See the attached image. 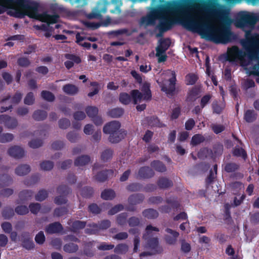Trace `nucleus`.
<instances>
[{"instance_id":"1","label":"nucleus","mask_w":259,"mask_h":259,"mask_svg":"<svg viewBox=\"0 0 259 259\" xmlns=\"http://www.w3.org/2000/svg\"><path fill=\"white\" fill-rule=\"evenodd\" d=\"M213 13L219 15L226 25L221 23L217 26L209 21L196 19L190 12L183 17H177L176 11L170 6L152 11L148 16L142 18L141 23L145 26L154 25L156 20H158L157 28L160 31H166L171 29L176 21L179 19L187 29L197 32L203 38L216 44H226L236 39L237 35L231 30L232 20L229 17L216 9L213 10Z\"/></svg>"},{"instance_id":"2","label":"nucleus","mask_w":259,"mask_h":259,"mask_svg":"<svg viewBox=\"0 0 259 259\" xmlns=\"http://www.w3.org/2000/svg\"><path fill=\"white\" fill-rule=\"evenodd\" d=\"M246 53L236 46L229 48L225 55L226 60L244 67L250 74L259 76V36L249 37L240 41ZM256 81L259 83V76Z\"/></svg>"},{"instance_id":"3","label":"nucleus","mask_w":259,"mask_h":259,"mask_svg":"<svg viewBox=\"0 0 259 259\" xmlns=\"http://www.w3.org/2000/svg\"><path fill=\"white\" fill-rule=\"evenodd\" d=\"M8 9L10 10L7 14L17 18H23L25 15H27L40 21H47L49 19H52V22H55L57 19L56 16L51 17L46 13L40 15L39 6L37 4L25 2L23 0H14L13 6Z\"/></svg>"},{"instance_id":"4","label":"nucleus","mask_w":259,"mask_h":259,"mask_svg":"<svg viewBox=\"0 0 259 259\" xmlns=\"http://www.w3.org/2000/svg\"><path fill=\"white\" fill-rule=\"evenodd\" d=\"M259 21V13L250 14L248 13H242L239 18L235 21V25L242 29L245 32V38L248 34L249 37L259 36V34H251V31L254 28L256 23Z\"/></svg>"},{"instance_id":"5","label":"nucleus","mask_w":259,"mask_h":259,"mask_svg":"<svg viewBox=\"0 0 259 259\" xmlns=\"http://www.w3.org/2000/svg\"><path fill=\"white\" fill-rule=\"evenodd\" d=\"M153 231L158 232L159 229L151 225L147 226L145 229V233L143 235V238L146 241L145 247L146 248L158 251L157 249L158 245V240L157 237L153 236Z\"/></svg>"},{"instance_id":"6","label":"nucleus","mask_w":259,"mask_h":259,"mask_svg":"<svg viewBox=\"0 0 259 259\" xmlns=\"http://www.w3.org/2000/svg\"><path fill=\"white\" fill-rule=\"evenodd\" d=\"M170 40L169 38L160 39L156 48V56L158 58L159 63L165 62L167 59L166 51L170 46Z\"/></svg>"},{"instance_id":"7","label":"nucleus","mask_w":259,"mask_h":259,"mask_svg":"<svg viewBox=\"0 0 259 259\" xmlns=\"http://www.w3.org/2000/svg\"><path fill=\"white\" fill-rule=\"evenodd\" d=\"M166 73L171 77L167 80L163 82L161 85V90L166 94L172 95L175 92V84L176 81V73L173 71L168 70Z\"/></svg>"},{"instance_id":"8","label":"nucleus","mask_w":259,"mask_h":259,"mask_svg":"<svg viewBox=\"0 0 259 259\" xmlns=\"http://www.w3.org/2000/svg\"><path fill=\"white\" fill-rule=\"evenodd\" d=\"M107 2L106 1L101 0L99 1L96 7L89 14L88 17L90 19H101L102 14L106 13L107 11Z\"/></svg>"},{"instance_id":"9","label":"nucleus","mask_w":259,"mask_h":259,"mask_svg":"<svg viewBox=\"0 0 259 259\" xmlns=\"http://www.w3.org/2000/svg\"><path fill=\"white\" fill-rule=\"evenodd\" d=\"M50 9L51 11H52L54 14L53 15H51L49 14L47 12H43L42 13H39L40 15H42L43 14H47L48 16H49L51 17H53L54 16H56L57 17L56 20H55V22H52V19H49L48 21H41L42 22H46L48 24H52V23H56L58 22L59 20V16L58 15V14L62 13L64 12H66L67 10L62 5H59L58 4H52L50 6Z\"/></svg>"},{"instance_id":"10","label":"nucleus","mask_w":259,"mask_h":259,"mask_svg":"<svg viewBox=\"0 0 259 259\" xmlns=\"http://www.w3.org/2000/svg\"><path fill=\"white\" fill-rule=\"evenodd\" d=\"M7 153L10 156L16 159H21L25 155L24 148L17 145L11 146L8 149Z\"/></svg>"},{"instance_id":"11","label":"nucleus","mask_w":259,"mask_h":259,"mask_svg":"<svg viewBox=\"0 0 259 259\" xmlns=\"http://www.w3.org/2000/svg\"><path fill=\"white\" fill-rule=\"evenodd\" d=\"M57 192L58 194L62 195L56 197L55 198V203L57 204L65 203L66 202V200L64 197V195L68 194L70 192V190L65 185H61L58 188Z\"/></svg>"},{"instance_id":"12","label":"nucleus","mask_w":259,"mask_h":259,"mask_svg":"<svg viewBox=\"0 0 259 259\" xmlns=\"http://www.w3.org/2000/svg\"><path fill=\"white\" fill-rule=\"evenodd\" d=\"M131 95L134 104H137L138 103H140L142 101H148L150 100L148 94H147L146 95H144L137 90L132 91Z\"/></svg>"},{"instance_id":"13","label":"nucleus","mask_w":259,"mask_h":259,"mask_svg":"<svg viewBox=\"0 0 259 259\" xmlns=\"http://www.w3.org/2000/svg\"><path fill=\"white\" fill-rule=\"evenodd\" d=\"M165 231L167 233L165 236V240L166 243L170 245L175 244L177 242L179 233L169 228L166 229Z\"/></svg>"},{"instance_id":"14","label":"nucleus","mask_w":259,"mask_h":259,"mask_svg":"<svg viewBox=\"0 0 259 259\" xmlns=\"http://www.w3.org/2000/svg\"><path fill=\"white\" fill-rule=\"evenodd\" d=\"M120 124L118 121H113L104 125L103 132L105 134L111 135L119 130Z\"/></svg>"},{"instance_id":"15","label":"nucleus","mask_w":259,"mask_h":259,"mask_svg":"<svg viewBox=\"0 0 259 259\" xmlns=\"http://www.w3.org/2000/svg\"><path fill=\"white\" fill-rule=\"evenodd\" d=\"M91 162V157L87 155H82L76 157L74 162V165L77 167L84 166Z\"/></svg>"},{"instance_id":"16","label":"nucleus","mask_w":259,"mask_h":259,"mask_svg":"<svg viewBox=\"0 0 259 259\" xmlns=\"http://www.w3.org/2000/svg\"><path fill=\"white\" fill-rule=\"evenodd\" d=\"M63 229L60 223L55 222L48 225L45 229L46 232L48 234H55L61 232Z\"/></svg>"},{"instance_id":"17","label":"nucleus","mask_w":259,"mask_h":259,"mask_svg":"<svg viewBox=\"0 0 259 259\" xmlns=\"http://www.w3.org/2000/svg\"><path fill=\"white\" fill-rule=\"evenodd\" d=\"M30 166L28 164H21L17 166L15 169V174L18 176H24L30 172Z\"/></svg>"},{"instance_id":"18","label":"nucleus","mask_w":259,"mask_h":259,"mask_svg":"<svg viewBox=\"0 0 259 259\" xmlns=\"http://www.w3.org/2000/svg\"><path fill=\"white\" fill-rule=\"evenodd\" d=\"M21 240L23 242V246L27 249H31L34 248V244L30 238L28 233H24L21 235Z\"/></svg>"},{"instance_id":"19","label":"nucleus","mask_w":259,"mask_h":259,"mask_svg":"<svg viewBox=\"0 0 259 259\" xmlns=\"http://www.w3.org/2000/svg\"><path fill=\"white\" fill-rule=\"evenodd\" d=\"M154 172L149 167H141L138 172L137 177L140 178H149L154 176Z\"/></svg>"},{"instance_id":"20","label":"nucleus","mask_w":259,"mask_h":259,"mask_svg":"<svg viewBox=\"0 0 259 259\" xmlns=\"http://www.w3.org/2000/svg\"><path fill=\"white\" fill-rule=\"evenodd\" d=\"M62 90L65 94L71 96L76 95L79 92V89L77 86L69 83L64 85Z\"/></svg>"},{"instance_id":"21","label":"nucleus","mask_w":259,"mask_h":259,"mask_svg":"<svg viewBox=\"0 0 259 259\" xmlns=\"http://www.w3.org/2000/svg\"><path fill=\"white\" fill-rule=\"evenodd\" d=\"M68 224L70 226L71 231L74 232H77L79 229H83L85 226V222L80 221H75L74 222L69 221Z\"/></svg>"},{"instance_id":"22","label":"nucleus","mask_w":259,"mask_h":259,"mask_svg":"<svg viewBox=\"0 0 259 259\" xmlns=\"http://www.w3.org/2000/svg\"><path fill=\"white\" fill-rule=\"evenodd\" d=\"M13 182V178L8 174L0 175V188L8 186Z\"/></svg>"},{"instance_id":"23","label":"nucleus","mask_w":259,"mask_h":259,"mask_svg":"<svg viewBox=\"0 0 259 259\" xmlns=\"http://www.w3.org/2000/svg\"><path fill=\"white\" fill-rule=\"evenodd\" d=\"M125 135V133L121 132L120 130H118L110 135L109 137V140L110 142L113 143H118L124 138Z\"/></svg>"},{"instance_id":"24","label":"nucleus","mask_w":259,"mask_h":259,"mask_svg":"<svg viewBox=\"0 0 259 259\" xmlns=\"http://www.w3.org/2000/svg\"><path fill=\"white\" fill-rule=\"evenodd\" d=\"M6 118L4 125L7 128L13 130L17 126L18 123L16 118L9 115H7Z\"/></svg>"},{"instance_id":"25","label":"nucleus","mask_w":259,"mask_h":259,"mask_svg":"<svg viewBox=\"0 0 259 259\" xmlns=\"http://www.w3.org/2000/svg\"><path fill=\"white\" fill-rule=\"evenodd\" d=\"M158 186L162 189H167L171 187L173 183L171 180L167 178L161 177L157 182Z\"/></svg>"},{"instance_id":"26","label":"nucleus","mask_w":259,"mask_h":259,"mask_svg":"<svg viewBox=\"0 0 259 259\" xmlns=\"http://www.w3.org/2000/svg\"><path fill=\"white\" fill-rule=\"evenodd\" d=\"M93 172L94 174H96L95 176V179L98 182H104L107 178V172L105 171H101L98 172L96 169V166L95 165L93 168Z\"/></svg>"},{"instance_id":"27","label":"nucleus","mask_w":259,"mask_h":259,"mask_svg":"<svg viewBox=\"0 0 259 259\" xmlns=\"http://www.w3.org/2000/svg\"><path fill=\"white\" fill-rule=\"evenodd\" d=\"M66 139L71 143H75L80 139V135L74 131H70L66 134Z\"/></svg>"},{"instance_id":"28","label":"nucleus","mask_w":259,"mask_h":259,"mask_svg":"<svg viewBox=\"0 0 259 259\" xmlns=\"http://www.w3.org/2000/svg\"><path fill=\"white\" fill-rule=\"evenodd\" d=\"M14 0H0V14L6 11L8 8L13 6Z\"/></svg>"},{"instance_id":"29","label":"nucleus","mask_w":259,"mask_h":259,"mask_svg":"<svg viewBox=\"0 0 259 259\" xmlns=\"http://www.w3.org/2000/svg\"><path fill=\"white\" fill-rule=\"evenodd\" d=\"M144 199V196L140 194L131 195L128 198V202L132 205H136L141 203Z\"/></svg>"},{"instance_id":"30","label":"nucleus","mask_w":259,"mask_h":259,"mask_svg":"<svg viewBox=\"0 0 259 259\" xmlns=\"http://www.w3.org/2000/svg\"><path fill=\"white\" fill-rule=\"evenodd\" d=\"M128 250V246L125 243H120L117 244L114 249L116 253L124 254Z\"/></svg>"},{"instance_id":"31","label":"nucleus","mask_w":259,"mask_h":259,"mask_svg":"<svg viewBox=\"0 0 259 259\" xmlns=\"http://www.w3.org/2000/svg\"><path fill=\"white\" fill-rule=\"evenodd\" d=\"M47 117V113L44 110H37L34 112L32 115L33 118L37 121L43 120Z\"/></svg>"},{"instance_id":"32","label":"nucleus","mask_w":259,"mask_h":259,"mask_svg":"<svg viewBox=\"0 0 259 259\" xmlns=\"http://www.w3.org/2000/svg\"><path fill=\"white\" fill-rule=\"evenodd\" d=\"M151 166L156 170L159 172H164L166 170V168L164 164L159 161H154L151 164Z\"/></svg>"},{"instance_id":"33","label":"nucleus","mask_w":259,"mask_h":259,"mask_svg":"<svg viewBox=\"0 0 259 259\" xmlns=\"http://www.w3.org/2000/svg\"><path fill=\"white\" fill-rule=\"evenodd\" d=\"M124 113V110L121 108H115L108 111V114L113 118H118Z\"/></svg>"},{"instance_id":"34","label":"nucleus","mask_w":259,"mask_h":259,"mask_svg":"<svg viewBox=\"0 0 259 259\" xmlns=\"http://www.w3.org/2000/svg\"><path fill=\"white\" fill-rule=\"evenodd\" d=\"M143 215L148 219H153L158 216V212L153 209H147L143 211Z\"/></svg>"},{"instance_id":"35","label":"nucleus","mask_w":259,"mask_h":259,"mask_svg":"<svg viewBox=\"0 0 259 259\" xmlns=\"http://www.w3.org/2000/svg\"><path fill=\"white\" fill-rule=\"evenodd\" d=\"M40 168L44 171H50L54 167V163L50 160H44L40 162Z\"/></svg>"},{"instance_id":"36","label":"nucleus","mask_w":259,"mask_h":259,"mask_svg":"<svg viewBox=\"0 0 259 259\" xmlns=\"http://www.w3.org/2000/svg\"><path fill=\"white\" fill-rule=\"evenodd\" d=\"M244 119L248 122L254 121L256 118V114L253 110H247L244 114Z\"/></svg>"},{"instance_id":"37","label":"nucleus","mask_w":259,"mask_h":259,"mask_svg":"<svg viewBox=\"0 0 259 259\" xmlns=\"http://www.w3.org/2000/svg\"><path fill=\"white\" fill-rule=\"evenodd\" d=\"M132 98L131 97L130 95L126 93H122L119 95V101L124 105H128L129 104L131 101Z\"/></svg>"},{"instance_id":"38","label":"nucleus","mask_w":259,"mask_h":259,"mask_svg":"<svg viewBox=\"0 0 259 259\" xmlns=\"http://www.w3.org/2000/svg\"><path fill=\"white\" fill-rule=\"evenodd\" d=\"M33 195V193L30 190H25L20 192L19 197L22 201H26L29 199Z\"/></svg>"},{"instance_id":"39","label":"nucleus","mask_w":259,"mask_h":259,"mask_svg":"<svg viewBox=\"0 0 259 259\" xmlns=\"http://www.w3.org/2000/svg\"><path fill=\"white\" fill-rule=\"evenodd\" d=\"M14 138L11 133H4L0 135V143H6L12 141Z\"/></svg>"},{"instance_id":"40","label":"nucleus","mask_w":259,"mask_h":259,"mask_svg":"<svg viewBox=\"0 0 259 259\" xmlns=\"http://www.w3.org/2000/svg\"><path fill=\"white\" fill-rule=\"evenodd\" d=\"M115 196V193L114 191L110 189L104 190L101 194V197L105 200H111Z\"/></svg>"},{"instance_id":"41","label":"nucleus","mask_w":259,"mask_h":259,"mask_svg":"<svg viewBox=\"0 0 259 259\" xmlns=\"http://www.w3.org/2000/svg\"><path fill=\"white\" fill-rule=\"evenodd\" d=\"M89 228H88L85 230L87 233L95 234L100 231L98 224H92L89 225Z\"/></svg>"},{"instance_id":"42","label":"nucleus","mask_w":259,"mask_h":259,"mask_svg":"<svg viewBox=\"0 0 259 259\" xmlns=\"http://www.w3.org/2000/svg\"><path fill=\"white\" fill-rule=\"evenodd\" d=\"M64 250L69 253L76 252L78 249V246L73 243H69L64 246Z\"/></svg>"},{"instance_id":"43","label":"nucleus","mask_w":259,"mask_h":259,"mask_svg":"<svg viewBox=\"0 0 259 259\" xmlns=\"http://www.w3.org/2000/svg\"><path fill=\"white\" fill-rule=\"evenodd\" d=\"M85 111L89 117L93 118L98 113V109L95 106H89L85 109Z\"/></svg>"},{"instance_id":"44","label":"nucleus","mask_w":259,"mask_h":259,"mask_svg":"<svg viewBox=\"0 0 259 259\" xmlns=\"http://www.w3.org/2000/svg\"><path fill=\"white\" fill-rule=\"evenodd\" d=\"M113 156V151L110 149H107L103 151L101 154V158L106 161L112 158Z\"/></svg>"},{"instance_id":"45","label":"nucleus","mask_w":259,"mask_h":259,"mask_svg":"<svg viewBox=\"0 0 259 259\" xmlns=\"http://www.w3.org/2000/svg\"><path fill=\"white\" fill-rule=\"evenodd\" d=\"M41 96L44 100L49 102L53 101L55 99L54 95L51 92L47 91H42Z\"/></svg>"},{"instance_id":"46","label":"nucleus","mask_w":259,"mask_h":259,"mask_svg":"<svg viewBox=\"0 0 259 259\" xmlns=\"http://www.w3.org/2000/svg\"><path fill=\"white\" fill-rule=\"evenodd\" d=\"M205 139L203 136L200 134H196L193 136L191 140V144L195 146L200 144L204 141Z\"/></svg>"},{"instance_id":"47","label":"nucleus","mask_w":259,"mask_h":259,"mask_svg":"<svg viewBox=\"0 0 259 259\" xmlns=\"http://www.w3.org/2000/svg\"><path fill=\"white\" fill-rule=\"evenodd\" d=\"M35 101L34 95L32 92L28 93L24 99V103L26 105H31L33 104Z\"/></svg>"},{"instance_id":"48","label":"nucleus","mask_w":259,"mask_h":259,"mask_svg":"<svg viewBox=\"0 0 259 259\" xmlns=\"http://www.w3.org/2000/svg\"><path fill=\"white\" fill-rule=\"evenodd\" d=\"M15 212L19 215H25L28 213L29 208L26 205H19L15 208Z\"/></svg>"},{"instance_id":"49","label":"nucleus","mask_w":259,"mask_h":259,"mask_svg":"<svg viewBox=\"0 0 259 259\" xmlns=\"http://www.w3.org/2000/svg\"><path fill=\"white\" fill-rule=\"evenodd\" d=\"M29 208L31 213L37 214L39 211H41V206L38 203H31L29 205Z\"/></svg>"},{"instance_id":"50","label":"nucleus","mask_w":259,"mask_h":259,"mask_svg":"<svg viewBox=\"0 0 259 259\" xmlns=\"http://www.w3.org/2000/svg\"><path fill=\"white\" fill-rule=\"evenodd\" d=\"M9 99H10V96H9L1 100V103L2 104H3L6 105H8V106H2L1 107V112L2 113L4 112H5V111H7V110L12 108V104H7V101L8 100H9Z\"/></svg>"},{"instance_id":"51","label":"nucleus","mask_w":259,"mask_h":259,"mask_svg":"<svg viewBox=\"0 0 259 259\" xmlns=\"http://www.w3.org/2000/svg\"><path fill=\"white\" fill-rule=\"evenodd\" d=\"M3 216L6 219H9L13 216L14 212L13 209L11 207H6L3 211Z\"/></svg>"},{"instance_id":"52","label":"nucleus","mask_w":259,"mask_h":259,"mask_svg":"<svg viewBox=\"0 0 259 259\" xmlns=\"http://www.w3.org/2000/svg\"><path fill=\"white\" fill-rule=\"evenodd\" d=\"M28 145L33 149L38 148L42 145V141L40 139H33L29 142Z\"/></svg>"},{"instance_id":"53","label":"nucleus","mask_w":259,"mask_h":259,"mask_svg":"<svg viewBox=\"0 0 259 259\" xmlns=\"http://www.w3.org/2000/svg\"><path fill=\"white\" fill-rule=\"evenodd\" d=\"M91 85L92 86L93 88L92 91L88 94V96L92 97L98 93L100 88L98 83L95 81L91 82Z\"/></svg>"},{"instance_id":"54","label":"nucleus","mask_w":259,"mask_h":259,"mask_svg":"<svg viewBox=\"0 0 259 259\" xmlns=\"http://www.w3.org/2000/svg\"><path fill=\"white\" fill-rule=\"evenodd\" d=\"M114 248V245L106 242H102L97 246V248L100 250H110Z\"/></svg>"},{"instance_id":"55","label":"nucleus","mask_w":259,"mask_h":259,"mask_svg":"<svg viewBox=\"0 0 259 259\" xmlns=\"http://www.w3.org/2000/svg\"><path fill=\"white\" fill-rule=\"evenodd\" d=\"M127 217V213L124 212L119 214L117 217V223L121 226H123L126 223Z\"/></svg>"},{"instance_id":"56","label":"nucleus","mask_w":259,"mask_h":259,"mask_svg":"<svg viewBox=\"0 0 259 259\" xmlns=\"http://www.w3.org/2000/svg\"><path fill=\"white\" fill-rule=\"evenodd\" d=\"M48 197V192L44 190H40L35 195V199L37 201H41Z\"/></svg>"},{"instance_id":"57","label":"nucleus","mask_w":259,"mask_h":259,"mask_svg":"<svg viewBox=\"0 0 259 259\" xmlns=\"http://www.w3.org/2000/svg\"><path fill=\"white\" fill-rule=\"evenodd\" d=\"M65 146V143L63 141H56L52 144V148L56 150L63 149Z\"/></svg>"},{"instance_id":"58","label":"nucleus","mask_w":259,"mask_h":259,"mask_svg":"<svg viewBox=\"0 0 259 259\" xmlns=\"http://www.w3.org/2000/svg\"><path fill=\"white\" fill-rule=\"evenodd\" d=\"M239 168L238 165L235 163H228L226 164L225 169L228 172H233Z\"/></svg>"},{"instance_id":"59","label":"nucleus","mask_w":259,"mask_h":259,"mask_svg":"<svg viewBox=\"0 0 259 259\" xmlns=\"http://www.w3.org/2000/svg\"><path fill=\"white\" fill-rule=\"evenodd\" d=\"M128 235L126 232H122L116 234L112 236V238L117 240H123L127 238Z\"/></svg>"},{"instance_id":"60","label":"nucleus","mask_w":259,"mask_h":259,"mask_svg":"<svg viewBox=\"0 0 259 259\" xmlns=\"http://www.w3.org/2000/svg\"><path fill=\"white\" fill-rule=\"evenodd\" d=\"M70 125V121L66 118H63L59 121V127L62 129H66Z\"/></svg>"},{"instance_id":"61","label":"nucleus","mask_w":259,"mask_h":259,"mask_svg":"<svg viewBox=\"0 0 259 259\" xmlns=\"http://www.w3.org/2000/svg\"><path fill=\"white\" fill-rule=\"evenodd\" d=\"M45 239L46 238L42 231L39 232L35 237V240L36 242L39 244H43L45 241Z\"/></svg>"},{"instance_id":"62","label":"nucleus","mask_w":259,"mask_h":259,"mask_svg":"<svg viewBox=\"0 0 259 259\" xmlns=\"http://www.w3.org/2000/svg\"><path fill=\"white\" fill-rule=\"evenodd\" d=\"M187 84H193L197 80V77L194 74H189L186 76Z\"/></svg>"},{"instance_id":"63","label":"nucleus","mask_w":259,"mask_h":259,"mask_svg":"<svg viewBox=\"0 0 259 259\" xmlns=\"http://www.w3.org/2000/svg\"><path fill=\"white\" fill-rule=\"evenodd\" d=\"M242 85L244 90H247L254 85V82L249 79H244L242 82Z\"/></svg>"},{"instance_id":"64","label":"nucleus","mask_w":259,"mask_h":259,"mask_svg":"<svg viewBox=\"0 0 259 259\" xmlns=\"http://www.w3.org/2000/svg\"><path fill=\"white\" fill-rule=\"evenodd\" d=\"M14 193V190L12 188H5L0 191V195L8 197Z\"/></svg>"}]
</instances>
